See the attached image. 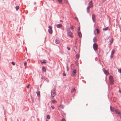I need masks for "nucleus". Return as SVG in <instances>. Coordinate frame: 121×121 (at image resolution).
<instances>
[{
  "instance_id": "6e6552de",
  "label": "nucleus",
  "mask_w": 121,
  "mask_h": 121,
  "mask_svg": "<svg viewBox=\"0 0 121 121\" xmlns=\"http://www.w3.org/2000/svg\"><path fill=\"white\" fill-rule=\"evenodd\" d=\"M93 4L92 3V1L91 0L90 1L89 3V6H88L90 8H92L93 7Z\"/></svg>"
},
{
  "instance_id": "c9c22d12",
  "label": "nucleus",
  "mask_w": 121,
  "mask_h": 121,
  "mask_svg": "<svg viewBox=\"0 0 121 121\" xmlns=\"http://www.w3.org/2000/svg\"><path fill=\"white\" fill-rule=\"evenodd\" d=\"M69 70V69L68 66L66 67V70L67 71H68Z\"/></svg>"
},
{
  "instance_id": "1a4fd4ad",
  "label": "nucleus",
  "mask_w": 121,
  "mask_h": 121,
  "mask_svg": "<svg viewBox=\"0 0 121 121\" xmlns=\"http://www.w3.org/2000/svg\"><path fill=\"white\" fill-rule=\"evenodd\" d=\"M64 106L62 104L60 105L58 107V109L60 110L61 109H63Z\"/></svg>"
},
{
  "instance_id": "bb28decb",
  "label": "nucleus",
  "mask_w": 121,
  "mask_h": 121,
  "mask_svg": "<svg viewBox=\"0 0 121 121\" xmlns=\"http://www.w3.org/2000/svg\"><path fill=\"white\" fill-rule=\"evenodd\" d=\"M113 39H112L110 41L111 42L110 43V44H112V43L113 42Z\"/></svg>"
},
{
  "instance_id": "473e14b6",
  "label": "nucleus",
  "mask_w": 121,
  "mask_h": 121,
  "mask_svg": "<svg viewBox=\"0 0 121 121\" xmlns=\"http://www.w3.org/2000/svg\"><path fill=\"white\" fill-rule=\"evenodd\" d=\"M63 75L64 76H65L66 75V74L65 73V72L64 71L63 72Z\"/></svg>"
},
{
  "instance_id": "cd10ccee",
  "label": "nucleus",
  "mask_w": 121,
  "mask_h": 121,
  "mask_svg": "<svg viewBox=\"0 0 121 121\" xmlns=\"http://www.w3.org/2000/svg\"><path fill=\"white\" fill-rule=\"evenodd\" d=\"M47 118L48 119H50V116L49 115H47Z\"/></svg>"
},
{
  "instance_id": "20e7f679",
  "label": "nucleus",
  "mask_w": 121,
  "mask_h": 121,
  "mask_svg": "<svg viewBox=\"0 0 121 121\" xmlns=\"http://www.w3.org/2000/svg\"><path fill=\"white\" fill-rule=\"evenodd\" d=\"M98 45L96 43H94L93 45V48L95 51L97 50L98 48Z\"/></svg>"
},
{
  "instance_id": "09e8293b",
  "label": "nucleus",
  "mask_w": 121,
  "mask_h": 121,
  "mask_svg": "<svg viewBox=\"0 0 121 121\" xmlns=\"http://www.w3.org/2000/svg\"><path fill=\"white\" fill-rule=\"evenodd\" d=\"M74 51H75L76 52V51L74 50Z\"/></svg>"
},
{
  "instance_id": "2f4dec72",
  "label": "nucleus",
  "mask_w": 121,
  "mask_h": 121,
  "mask_svg": "<svg viewBox=\"0 0 121 121\" xmlns=\"http://www.w3.org/2000/svg\"><path fill=\"white\" fill-rule=\"evenodd\" d=\"M118 72L120 73H121V68L118 70Z\"/></svg>"
},
{
  "instance_id": "37998d69",
  "label": "nucleus",
  "mask_w": 121,
  "mask_h": 121,
  "mask_svg": "<svg viewBox=\"0 0 121 121\" xmlns=\"http://www.w3.org/2000/svg\"><path fill=\"white\" fill-rule=\"evenodd\" d=\"M119 91L120 92V93H121V91L120 90H119Z\"/></svg>"
},
{
  "instance_id": "5701e85b",
  "label": "nucleus",
  "mask_w": 121,
  "mask_h": 121,
  "mask_svg": "<svg viewBox=\"0 0 121 121\" xmlns=\"http://www.w3.org/2000/svg\"><path fill=\"white\" fill-rule=\"evenodd\" d=\"M76 91V90L75 88H73L72 89L71 91V92L72 93L73 92L75 91Z\"/></svg>"
},
{
  "instance_id": "423d86ee",
  "label": "nucleus",
  "mask_w": 121,
  "mask_h": 121,
  "mask_svg": "<svg viewBox=\"0 0 121 121\" xmlns=\"http://www.w3.org/2000/svg\"><path fill=\"white\" fill-rule=\"evenodd\" d=\"M115 113L119 115H121V112L118 110H115Z\"/></svg>"
},
{
  "instance_id": "7ed1b4c3",
  "label": "nucleus",
  "mask_w": 121,
  "mask_h": 121,
  "mask_svg": "<svg viewBox=\"0 0 121 121\" xmlns=\"http://www.w3.org/2000/svg\"><path fill=\"white\" fill-rule=\"evenodd\" d=\"M56 91L55 90H53L51 92V96L52 97H54L56 95Z\"/></svg>"
},
{
  "instance_id": "ea45409f",
  "label": "nucleus",
  "mask_w": 121,
  "mask_h": 121,
  "mask_svg": "<svg viewBox=\"0 0 121 121\" xmlns=\"http://www.w3.org/2000/svg\"><path fill=\"white\" fill-rule=\"evenodd\" d=\"M67 48L68 50H70V48L69 47H67Z\"/></svg>"
},
{
  "instance_id": "4c0bfd02",
  "label": "nucleus",
  "mask_w": 121,
  "mask_h": 121,
  "mask_svg": "<svg viewBox=\"0 0 121 121\" xmlns=\"http://www.w3.org/2000/svg\"><path fill=\"white\" fill-rule=\"evenodd\" d=\"M61 121H66V120L64 118H63L62 119Z\"/></svg>"
},
{
  "instance_id": "f704fd0d",
  "label": "nucleus",
  "mask_w": 121,
  "mask_h": 121,
  "mask_svg": "<svg viewBox=\"0 0 121 121\" xmlns=\"http://www.w3.org/2000/svg\"><path fill=\"white\" fill-rule=\"evenodd\" d=\"M27 62H26L25 61L24 63V65L25 66H26L27 65Z\"/></svg>"
},
{
  "instance_id": "8fccbe9b",
  "label": "nucleus",
  "mask_w": 121,
  "mask_h": 121,
  "mask_svg": "<svg viewBox=\"0 0 121 121\" xmlns=\"http://www.w3.org/2000/svg\"><path fill=\"white\" fill-rule=\"evenodd\" d=\"M120 19H121V18Z\"/></svg>"
},
{
  "instance_id": "7c9ffc66",
  "label": "nucleus",
  "mask_w": 121,
  "mask_h": 121,
  "mask_svg": "<svg viewBox=\"0 0 121 121\" xmlns=\"http://www.w3.org/2000/svg\"><path fill=\"white\" fill-rule=\"evenodd\" d=\"M76 57L77 58H79V55H78L77 54L76 55Z\"/></svg>"
},
{
  "instance_id": "f03ea898",
  "label": "nucleus",
  "mask_w": 121,
  "mask_h": 121,
  "mask_svg": "<svg viewBox=\"0 0 121 121\" xmlns=\"http://www.w3.org/2000/svg\"><path fill=\"white\" fill-rule=\"evenodd\" d=\"M67 34L69 36L73 38V36L72 33L69 30H68Z\"/></svg>"
},
{
  "instance_id": "4be33fe9",
  "label": "nucleus",
  "mask_w": 121,
  "mask_h": 121,
  "mask_svg": "<svg viewBox=\"0 0 121 121\" xmlns=\"http://www.w3.org/2000/svg\"><path fill=\"white\" fill-rule=\"evenodd\" d=\"M15 8L16 10L17 11L19 8V6H17Z\"/></svg>"
},
{
  "instance_id": "393cba45",
  "label": "nucleus",
  "mask_w": 121,
  "mask_h": 121,
  "mask_svg": "<svg viewBox=\"0 0 121 121\" xmlns=\"http://www.w3.org/2000/svg\"><path fill=\"white\" fill-rule=\"evenodd\" d=\"M96 30L97 31V34H99V30L98 29H96Z\"/></svg>"
},
{
  "instance_id": "6ab92c4d",
  "label": "nucleus",
  "mask_w": 121,
  "mask_h": 121,
  "mask_svg": "<svg viewBox=\"0 0 121 121\" xmlns=\"http://www.w3.org/2000/svg\"><path fill=\"white\" fill-rule=\"evenodd\" d=\"M42 63H46V62H45V60H42L40 61Z\"/></svg>"
},
{
  "instance_id": "4468645a",
  "label": "nucleus",
  "mask_w": 121,
  "mask_h": 121,
  "mask_svg": "<svg viewBox=\"0 0 121 121\" xmlns=\"http://www.w3.org/2000/svg\"><path fill=\"white\" fill-rule=\"evenodd\" d=\"M90 7H89L88 6L86 8V10H87V12L88 13H89L90 12Z\"/></svg>"
},
{
  "instance_id": "b1692460",
  "label": "nucleus",
  "mask_w": 121,
  "mask_h": 121,
  "mask_svg": "<svg viewBox=\"0 0 121 121\" xmlns=\"http://www.w3.org/2000/svg\"><path fill=\"white\" fill-rule=\"evenodd\" d=\"M52 102L54 104L56 103L57 102L55 100H52Z\"/></svg>"
},
{
  "instance_id": "c756f323",
  "label": "nucleus",
  "mask_w": 121,
  "mask_h": 121,
  "mask_svg": "<svg viewBox=\"0 0 121 121\" xmlns=\"http://www.w3.org/2000/svg\"><path fill=\"white\" fill-rule=\"evenodd\" d=\"M70 28L71 30H73L74 28V27L73 26H72L70 27Z\"/></svg>"
},
{
  "instance_id": "f257e3e1",
  "label": "nucleus",
  "mask_w": 121,
  "mask_h": 121,
  "mask_svg": "<svg viewBox=\"0 0 121 121\" xmlns=\"http://www.w3.org/2000/svg\"><path fill=\"white\" fill-rule=\"evenodd\" d=\"M109 79L110 82V84H114V81L112 76H110L109 77Z\"/></svg>"
},
{
  "instance_id": "dca6fc26",
  "label": "nucleus",
  "mask_w": 121,
  "mask_h": 121,
  "mask_svg": "<svg viewBox=\"0 0 121 121\" xmlns=\"http://www.w3.org/2000/svg\"><path fill=\"white\" fill-rule=\"evenodd\" d=\"M55 42L56 43L58 44L60 42L59 40L58 39H56L55 40Z\"/></svg>"
},
{
  "instance_id": "a211bd4d",
  "label": "nucleus",
  "mask_w": 121,
  "mask_h": 121,
  "mask_svg": "<svg viewBox=\"0 0 121 121\" xmlns=\"http://www.w3.org/2000/svg\"><path fill=\"white\" fill-rule=\"evenodd\" d=\"M42 69V70L44 72H45L46 71V69L44 67H43Z\"/></svg>"
},
{
  "instance_id": "72a5a7b5",
  "label": "nucleus",
  "mask_w": 121,
  "mask_h": 121,
  "mask_svg": "<svg viewBox=\"0 0 121 121\" xmlns=\"http://www.w3.org/2000/svg\"><path fill=\"white\" fill-rule=\"evenodd\" d=\"M12 64L13 65H15V64L14 62H12Z\"/></svg>"
},
{
  "instance_id": "412c9836",
  "label": "nucleus",
  "mask_w": 121,
  "mask_h": 121,
  "mask_svg": "<svg viewBox=\"0 0 121 121\" xmlns=\"http://www.w3.org/2000/svg\"><path fill=\"white\" fill-rule=\"evenodd\" d=\"M97 39L96 37H94L93 39V41L94 42H95L97 41Z\"/></svg>"
},
{
  "instance_id": "2eb2a0df",
  "label": "nucleus",
  "mask_w": 121,
  "mask_h": 121,
  "mask_svg": "<svg viewBox=\"0 0 121 121\" xmlns=\"http://www.w3.org/2000/svg\"><path fill=\"white\" fill-rule=\"evenodd\" d=\"M37 95L39 97L40 96V91H37L36 92Z\"/></svg>"
},
{
  "instance_id": "c03bdc74",
  "label": "nucleus",
  "mask_w": 121,
  "mask_h": 121,
  "mask_svg": "<svg viewBox=\"0 0 121 121\" xmlns=\"http://www.w3.org/2000/svg\"><path fill=\"white\" fill-rule=\"evenodd\" d=\"M80 30V28L79 27V28L78 29V30L79 31V30Z\"/></svg>"
},
{
  "instance_id": "a18cd8bd",
  "label": "nucleus",
  "mask_w": 121,
  "mask_h": 121,
  "mask_svg": "<svg viewBox=\"0 0 121 121\" xmlns=\"http://www.w3.org/2000/svg\"><path fill=\"white\" fill-rule=\"evenodd\" d=\"M66 3H67V4H69V3H68V1H67L66 2Z\"/></svg>"
},
{
  "instance_id": "49530a36",
  "label": "nucleus",
  "mask_w": 121,
  "mask_h": 121,
  "mask_svg": "<svg viewBox=\"0 0 121 121\" xmlns=\"http://www.w3.org/2000/svg\"><path fill=\"white\" fill-rule=\"evenodd\" d=\"M75 48H77V47H76L75 46Z\"/></svg>"
},
{
  "instance_id": "9b49d317",
  "label": "nucleus",
  "mask_w": 121,
  "mask_h": 121,
  "mask_svg": "<svg viewBox=\"0 0 121 121\" xmlns=\"http://www.w3.org/2000/svg\"><path fill=\"white\" fill-rule=\"evenodd\" d=\"M104 73L106 75H108L109 74V73L108 72V71L107 70H104Z\"/></svg>"
},
{
  "instance_id": "a878e982",
  "label": "nucleus",
  "mask_w": 121,
  "mask_h": 121,
  "mask_svg": "<svg viewBox=\"0 0 121 121\" xmlns=\"http://www.w3.org/2000/svg\"><path fill=\"white\" fill-rule=\"evenodd\" d=\"M108 27H106V28H103V30H108Z\"/></svg>"
},
{
  "instance_id": "39448f33",
  "label": "nucleus",
  "mask_w": 121,
  "mask_h": 121,
  "mask_svg": "<svg viewBox=\"0 0 121 121\" xmlns=\"http://www.w3.org/2000/svg\"><path fill=\"white\" fill-rule=\"evenodd\" d=\"M52 28L51 26H49V29H48V32L50 34H52Z\"/></svg>"
},
{
  "instance_id": "f3484780",
  "label": "nucleus",
  "mask_w": 121,
  "mask_h": 121,
  "mask_svg": "<svg viewBox=\"0 0 121 121\" xmlns=\"http://www.w3.org/2000/svg\"><path fill=\"white\" fill-rule=\"evenodd\" d=\"M62 26V25L61 24H58L57 26V27L58 28H60Z\"/></svg>"
},
{
  "instance_id": "e433bc0d",
  "label": "nucleus",
  "mask_w": 121,
  "mask_h": 121,
  "mask_svg": "<svg viewBox=\"0 0 121 121\" xmlns=\"http://www.w3.org/2000/svg\"><path fill=\"white\" fill-rule=\"evenodd\" d=\"M75 20H77V21H78L77 22H78V18L77 17H75Z\"/></svg>"
},
{
  "instance_id": "a19ab883",
  "label": "nucleus",
  "mask_w": 121,
  "mask_h": 121,
  "mask_svg": "<svg viewBox=\"0 0 121 121\" xmlns=\"http://www.w3.org/2000/svg\"><path fill=\"white\" fill-rule=\"evenodd\" d=\"M62 115L63 116V117H64L65 116V114L64 113L63 114H62Z\"/></svg>"
},
{
  "instance_id": "0eeeda50",
  "label": "nucleus",
  "mask_w": 121,
  "mask_h": 121,
  "mask_svg": "<svg viewBox=\"0 0 121 121\" xmlns=\"http://www.w3.org/2000/svg\"><path fill=\"white\" fill-rule=\"evenodd\" d=\"M92 18L94 22L95 21V15L94 14H92Z\"/></svg>"
},
{
  "instance_id": "58836bf2",
  "label": "nucleus",
  "mask_w": 121,
  "mask_h": 121,
  "mask_svg": "<svg viewBox=\"0 0 121 121\" xmlns=\"http://www.w3.org/2000/svg\"><path fill=\"white\" fill-rule=\"evenodd\" d=\"M51 107L52 109H54L55 108V107L53 106H52Z\"/></svg>"
},
{
  "instance_id": "de8ad7c7",
  "label": "nucleus",
  "mask_w": 121,
  "mask_h": 121,
  "mask_svg": "<svg viewBox=\"0 0 121 121\" xmlns=\"http://www.w3.org/2000/svg\"><path fill=\"white\" fill-rule=\"evenodd\" d=\"M120 118H121V116L120 117Z\"/></svg>"
},
{
  "instance_id": "c85d7f7f",
  "label": "nucleus",
  "mask_w": 121,
  "mask_h": 121,
  "mask_svg": "<svg viewBox=\"0 0 121 121\" xmlns=\"http://www.w3.org/2000/svg\"><path fill=\"white\" fill-rule=\"evenodd\" d=\"M59 3H61L63 0H57Z\"/></svg>"
},
{
  "instance_id": "9d476101",
  "label": "nucleus",
  "mask_w": 121,
  "mask_h": 121,
  "mask_svg": "<svg viewBox=\"0 0 121 121\" xmlns=\"http://www.w3.org/2000/svg\"><path fill=\"white\" fill-rule=\"evenodd\" d=\"M76 73V70L75 69H74L71 75L72 76H74L75 75Z\"/></svg>"
},
{
  "instance_id": "79ce46f5",
  "label": "nucleus",
  "mask_w": 121,
  "mask_h": 121,
  "mask_svg": "<svg viewBox=\"0 0 121 121\" xmlns=\"http://www.w3.org/2000/svg\"><path fill=\"white\" fill-rule=\"evenodd\" d=\"M29 84L28 86H26V87H27V88H29Z\"/></svg>"
},
{
  "instance_id": "f8f14e48",
  "label": "nucleus",
  "mask_w": 121,
  "mask_h": 121,
  "mask_svg": "<svg viewBox=\"0 0 121 121\" xmlns=\"http://www.w3.org/2000/svg\"><path fill=\"white\" fill-rule=\"evenodd\" d=\"M78 34L79 37L80 38H81L82 37V35L81 33V32H78Z\"/></svg>"
},
{
  "instance_id": "ddd939ff",
  "label": "nucleus",
  "mask_w": 121,
  "mask_h": 121,
  "mask_svg": "<svg viewBox=\"0 0 121 121\" xmlns=\"http://www.w3.org/2000/svg\"><path fill=\"white\" fill-rule=\"evenodd\" d=\"M115 52V51L114 50H113L112 51V52L111 53V57H112L113 56L112 55L114 53V52Z\"/></svg>"
},
{
  "instance_id": "aec40b11",
  "label": "nucleus",
  "mask_w": 121,
  "mask_h": 121,
  "mask_svg": "<svg viewBox=\"0 0 121 121\" xmlns=\"http://www.w3.org/2000/svg\"><path fill=\"white\" fill-rule=\"evenodd\" d=\"M110 110L112 111H113L114 110V108H112L111 106L110 107Z\"/></svg>"
}]
</instances>
